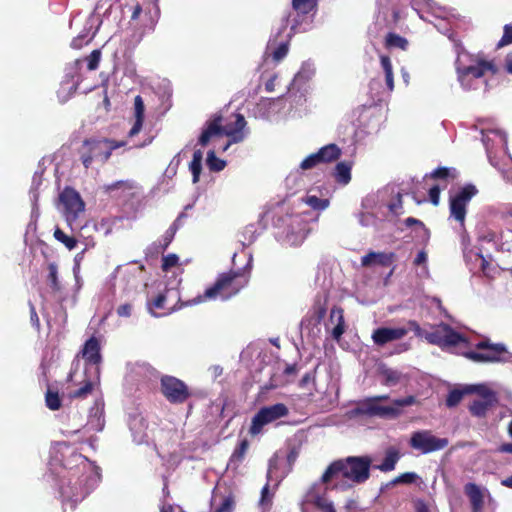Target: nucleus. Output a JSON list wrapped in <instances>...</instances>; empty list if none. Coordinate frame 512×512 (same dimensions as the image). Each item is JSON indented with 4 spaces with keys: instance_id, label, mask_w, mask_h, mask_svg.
Here are the masks:
<instances>
[{
    "instance_id": "f257e3e1",
    "label": "nucleus",
    "mask_w": 512,
    "mask_h": 512,
    "mask_svg": "<svg viewBox=\"0 0 512 512\" xmlns=\"http://www.w3.org/2000/svg\"><path fill=\"white\" fill-rule=\"evenodd\" d=\"M248 280L249 277L241 270H230L221 273L213 285L208 287L202 295H198L192 300L182 302L177 293V302L164 315L171 314L185 306L196 305L206 300L216 299L217 297L228 299L239 293L248 284Z\"/></svg>"
},
{
    "instance_id": "f03ea898",
    "label": "nucleus",
    "mask_w": 512,
    "mask_h": 512,
    "mask_svg": "<svg viewBox=\"0 0 512 512\" xmlns=\"http://www.w3.org/2000/svg\"><path fill=\"white\" fill-rule=\"evenodd\" d=\"M234 120L224 121L221 114H214L207 122L199 136L198 142L201 146H206L213 137L227 136L228 143L223 147L227 150L232 143L242 142L246 137L245 126L247 124L242 114H232Z\"/></svg>"
},
{
    "instance_id": "7ed1b4c3",
    "label": "nucleus",
    "mask_w": 512,
    "mask_h": 512,
    "mask_svg": "<svg viewBox=\"0 0 512 512\" xmlns=\"http://www.w3.org/2000/svg\"><path fill=\"white\" fill-rule=\"evenodd\" d=\"M371 459L368 456H350L332 462L321 477L323 483H329L341 474L356 483L365 482L370 476Z\"/></svg>"
},
{
    "instance_id": "20e7f679",
    "label": "nucleus",
    "mask_w": 512,
    "mask_h": 512,
    "mask_svg": "<svg viewBox=\"0 0 512 512\" xmlns=\"http://www.w3.org/2000/svg\"><path fill=\"white\" fill-rule=\"evenodd\" d=\"M479 351H468L464 356L476 363H495L507 362L510 354L503 343H492L489 339H484L475 344Z\"/></svg>"
},
{
    "instance_id": "39448f33",
    "label": "nucleus",
    "mask_w": 512,
    "mask_h": 512,
    "mask_svg": "<svg viewBox=\"0 0 512 512\" xmlns=\"http://www.w3.org/2000/svg\"><path fill=\"white\" fill-rule=\"evenodd\" d=\"M415 403L416 398L412 395L394 400L392 406H381L373 398H368L359 405L357 412L367 416L396 418L401 414V408Z\"/></svg>"
},
{
    "instance_id": "423d86ee",
    "label": "nucleus",
    "mask_w": 512,
    "mask_h": 512,
    "mask_svg": "<svg viewBox=\"0 0 512 512\" xmlns=\"http://www.w3.org/2000/svg\"><path fill=\"white\" fill-rule=\"evenodd\" d=\"M105 145L103 138L92 137L83 140L77 153L85 169L91 168L94 162L103 165L110 159L109 151Z\"/></svg>"
},
{
    "instance_id": "0eeeda50",
    "label": "nucleus",
    "mask_w": 512,
    "mask_h": 512,
    "mask_svg": "<svg viewBox=\"0 0 512 512\" xmlns=\"http://www.w3.org/2000/svg\"><path fill=\"white\" fill-rule=\"evenodd\" d=\"M478 193V189L473 184H466L460 188L455 195L449 199V215L457 221L461 229H465V219L467 207L471 199Z\"/></svg>"
},
{
    "instance_id": "6e6552de",
    "label": "nucleus",
    "mask_w": 512,
    "mask_h": 512,
    "mask_svg": "<svg viewBox=\"0 0 512 512\" xmlns=\"http://www.w3.org/2000/svg\"><path fill=\"white\" fill-rule=\"evenodd\" d=\"M160 392L173 405L184 404L192 396V392L187 384L171 375H163L161 377Z\"/></svg>"
},
{
    "instance_id": "1a4fd4ad",
    "label": "nucleus",
    "mask_w": 512,
    "mask_h": 512,
    "mask_svg": "<svg viewBox=\"0 0 512 512\" xmlns=\"http://www.w3.org/2000/svg\"><path fill=\"white\" fill-rule=\"evenodd\" d=\"M428 343L440 348L454 347L460 343H466V337L455 331L449 324L440 323L433 331L424 335Z\"/></svg>"
},
{
    "instance_id": "9d476101",
    "label": "nucleus",
    "mask_w": 512,
    "mask_h": 512,
    "mask_svg": "<svg viewBox=\"0 0 512 512\" xmlns=\"http://www.w3.org/2000/svg\"><path fill=\"white\" fill-rule=\"evenodd\" d=\"M288 413L289 410L283 403L262 407L252 418L249 433L252 436L258 435L265 425L287 416Z\"/></svg>"
},
{
    "instance_id": "9b49d317",
    "label": "nucleus",
    "mask_w": 512,
    "mask_h": 512,
    "mask_svg": "<svg viewBox=\"0 0 512 512\" xmlns=\"http://www.w3.org/2000/svg\"><path fill=\"white\" fill-rule=\"evenodd\" d=\"M456 69L458 79L462 84L470 78L478 79L484 77L487 73L495 75L498 72L493 61L486 60L479 56L472 58L469 65L459 63Z\"/></svg>"
},
{
    "instance_id": "f8f14e48",
    "label": "nucleus",
    "mask_w": 512,
    "mask_h": 512,
    "mask_svg": "<svg viewBox=\"0 0 512 512\" xmlns=\"http://www.w3.org/2000/svg\"><path fill=\"white\" fill-rule=\"evenodd\" d=\"M449 444L447 438H439L432 434L430 430L416 431L411 435L409 445L411 448L428 454L446 448Z\"/></svg>"
},
{
    "instance_id": "ddd939ff",
    "label": "nucleus",
    "mask_w": 512,
    "mask_h": 512,
    "mask_svg": "<svg viewBox=\"0 0 512 512\" xmlns=\"http://www.w3.org/2000/svg\"><path fill=\"white\" fill-rule=\"evenodd\" d=\"M59 201L64 207V216L70 225L84 212V201L79 192L70 186L65 187L59 194Z\"/></svg>"
},
{
    "instance_id": "4468645a",
    "label": "nucleus",
    "mask_w": 512,
    "mask_h": 512,
    "mask_svg": "<svg viewBox=\"0 0 512 512\" xmlns=\"http://www.w3.org/2000/svg\"><path fill=\"white\" fill-rule=\"evenodd\" d=\"M408 333V329L403 327L387 328L381 327L374 330L372 339L378 346H383L389 342L402 339Z\"/></svg>"
},
{
    "instance_id": "2eb2a0df",
    "label": "nucleus",
    "mask_w": 512,
    "mask_h": 512,
    "mask_svg": "<svg viewBox=\"0 0 512 512\" xmlns=\"http://www.w3.org/2000/svg\"><path fill=\"white\" fill-rule=\"evenodd\" d=\"M396 260V254L394 252H375L370 251L361 258V265L363 267H370L378 265L381 267H389Z\"/></svg>"
},
{
    "instance_id": "dca6fc26",
    "label": "nucleus",
    "mask_w": 512,
    "mask_h": 512,
    "mask_svg": "<svg viewBox=\"0 0 512 512\" xmlns=\"http://www.w3.org/2000/svg\"><path fill=\"white\" fill-rule=\"evenodd\" d=\"M499 403L497 398L474 399L469 405V412L472 416L485 418L490 410L495 408Z\"/></svg>"
},
{
    "instance_id": "f3484780",
    "label": "nucleus",
    "mask_w": 512,
    "mask_h": 512,
    "mask_svg": "<svg viewBox=\"0 0 512 512\" xmlns=\"http://www.w3.org/2000/svg\"><path fill=\"white\" fill-rule=\"evenodd\" d=\"M82 356L90 364L99 365L101 363L100 343L96 337L92 336L85 342Z\"/></svg>"
},
{
    "instance_id": "a211bd4d",
    "label": "nucleus",
    "mask_w": 512,
    "mask_h": 512,
    "mask_svg": "<svg viewBox=\"0 0 512 512\" xmlns=\"http://www.w3.org/2000/svg\"><path fill=\"white\" fill-rule=\"evenodd\" d=\"M464 493L469 498L472 511L481 512L484 506V495L481 488L475 483H467L464 486Z\"/></svg>"
},
{
    "instance_id": "6ab92c4d",
    "label": "nucleus",
    "mask_w": 512,
    "mask_h": 512,
    "mask_svg": "<svg viewBox=\"0 0 512 512\" xmlns=\"http://www.w3.org/2000/svg\"><path fill=\"white\" fill-rule=\"evenodd\" d=\"M330 322L336 323L335 327L332 329V337L335 340H340L342 335L345 332V320H344V310L340 306H334L330 311Z\"/></svg>"
},
{
    "instance_id": "aec40b11",
    "label": "nucleus",
    "mask_w": 512,
    "mask_h": 512,
    "mask_svg": "<svg viewBox=\"0 0 512 512\" xmlns=\"http://www.w3.org/2000/svg\"><path fill=\"white\" fill-rule=\"evenodd\" d=\"M134 111H135V122L128 132V137L132 138L137 135L143 126L145 105L140 95L134 98Z\"/></svg>"
},
{
    "instance_id": "412c9836",
    "label": "nucleus",
    "mask_w": 512,
    "mask_h": 512,
    "mask_svg": "<svg viewBox=\"0 0 512 512\" xmlns=\"http://www.w3.org/2000/svg\"><path fill=\"white\" fill-rule=\"evenodd\" d=\"M249 447H250L249 441L246 438L242 439L238 443V445L235 447L234 451L232 452V454L229 458V461H228V467H230L234 470L238 469L239 466L244 461Z\"/></svg>"
},
{
    "instance_id": "4be33fe9",
    "label": "nucleus",
    "mask_w": 512,
    "mask_h": 512,
    "mask_svg": "<svg viewBox=\"0 0 512 512\" xmlns=\"http://www.w3.org/2000/svg\"><path fill=\"white\" fill-rule=\"evenodd\" d=\"M322 163H331L338 160L341 156V149L334 143L320 148L317 152Z\"/></svg>"
},
{
    "instance_id": "5701e85b",
    "label": "nucleus",
    "mask_w": 512,
    "mask_h": 512,
    "mask_svg": "<svg viewBox=\"0 0 512 512\" xmlns=\"http://www.w3.org/2000/svg\"><path fill=\"white\" fill-rule=\"evenodd\" d=\"M400 459V453L395 448H389L386 450L385 457L381 464L376 465L375 468L381 472H390L395 469V466Z\"/></svg>"
},
{
    "instance_id": "b1692460",
    "label": "nucleus",
    "mask_w": 512,
    "mask_h": 512,
    "mask_svg": "<svg viewBox=\"0 0 512 512\" xmlns=\"http://www.w3.org/2000/svg\"><path fill=\"white\" fill-rule=\"evenodd\" d=\"M328 297L316 296L312 306V318L315 324H320L326 316Z\"/></svg>"
},
{
    "instance_id": "393cba45",
    "label": "nucleus",
    "mask_w": 512,
    "mask_h": 512,
    "mask_svg": "<svg viewBox=\"0 0 512 512\" xmlns=\"http://www.w3.org/2000/svg\"><path fill=\"white\" fill-rule=\"evenodd\" d=\"M334 178L336 182L346 185L351 180V165L347 162H339L334 169Z\"/></svg>"
},
{
    "instance_id": "a878e982",
    "label": "nucleus",
    "mask_w": 512,
    "mask_h": 512,
    "mask_svg": "<svg viewBox=\"0 0 512 512\" xmlns=\"http://www.w3.org/2000/svg\"><path fill=\"white\" fill-rule=\"evenodd\" d=\"M80 384L79 388L69 392L70 399H85L94 390V382L87 377Z\"/></svg>"
},
{
    "instance_id": "bb28decb",
    "label": "nucleus",
    "mask_w": 512,
    "mask_h": 512,
    "mask_svg": "<svg viewBox=\"0 0 512 512\" xmlns=\"http://www.w3.org/2000/svg\"><path fill=\"white\" fill-rule=\"evenodd\" d=\"M170 290H165L163 293H159L153 300L147 302V309L149 313L154 317H159L161 314L154 312V309H165L166 301Z\"/></svg>"
},
{
    "instance_id": "cd10ccee",
    "label": "nucleus",
    "mask_w": 512,
    "mask_h": 512,
    "mask_svg": "<svg viewBox=\"0 0 512 512\" xmlns=\"http://www.w3.org/2000/svg\"><path fill=\"white\" fill-rule=\"evenodd\" d=\"M385 47L387 49L399 48L406 50L408 48V41L399 34L389 32L385 37Z\"/></svg>"
},
{
    "instance_id": "c85d7f7f",
    "label": "nucleus",
    "mask_w": 512,
    "mask_h": 512,
    "mask_svg": "<svg viewBox=\"0 0 512 512\" xmlns=\"http://www.w3.org/2000/svg\"><path fill=\"white\" fill-rule=\"evenodd\" d=\"M318 0H292V8L301 15H307L317 8Z\"/></svg>"
},
{
    "instance_id": "c756f323",
    "label": "nucleus",
    "mask_w": 512,
    "mask_h": 512,
    "mask_svg": "<svg viewBox=\"0 0 512 512\" xmlns=\"http://www.w3.org/2000/svg\"><path fill=\"white\" fill-rule=\"evenodd\" d=\"M202 158L203 154L201 150H196L193 153L192 161L190 162L189 169L193 176V183H197L200 178L202 171Z\"/></svg>"
},
{
    "instance_id": "7c9ffc66",
    "label": "nucleus",
    "mask_w": 512,
    "mask_h": 512,
    "mask_svg": "<svg viewBox=\"0 0 512 512\" xmlns=\"http://www.w3.org/2000/svg\"><path fill=\"white\" fill-rule=\"evenodd\" d=\"M466 392H468V394L476 393L479 396L478 399L497 398L498 397V395L495 391H493L492 389H490L488 386H486L484 384L467 386Z\"/></svg>"
},
{
    "instance_id": "2f4dec72",
    "label": "nucleus",
    "mask_w": 512,
    "mask_h": 512,
    "mask_svg": "<svg viewBox=\"0 0 512 512\" xmlns=\"http://www.w3.org/2000/svg\"><path fill=\"white\" fill-rule=\"evenodd\" d=\"M235 505V495L232 491H228L227 494L222 495V501L214 512H233Z\"/></svg>"
},
{
    "instance_id": "473e14b6",
    "label": "nucleus",
    "mask_w": 512,
    "mask_h": 512,
    "mask_svg": "<svg viewBox=\"0 0 512 512\" xmlns=\"http://www.w3.org/2000/svg\"><path fill=\"white\" fill-rule=\"evenodd\" d=\"M54 238L61 242L67 249L73 250L77 246V239L67 235L62 229L57 227L54 231Z\"/></svg>"
},
{
    "instance_id": "72a5a7b5",
    "label": "nucleus",
    "mask_w": 512,
    "mask_h": 512,
    "mask_svg": "<svg viewBox=\"0 0 512 512\" xmlns=\"http://www.w3.org/2000/svg\"><path fill=\"white\" fill-rule=\"evenodd\" d=\"M206 162L209 170L214 172L222 171L226 166V162L218 158L214 150H209L207 152Z\"/></svg>"
},
{
    "instance_id": "f704fd0d",
    "label": "nucleus",
    "mask_w": 512,
    "mask_h": 512,
    "mask_svg": "<svg viewBox=\"0 0 512 512\" xmlns=\"http://www.w3.org/2000/svg\"><path fill=\"white\" fill-rule=\"evenodd\" d=\"M380 373L384 378L383 384L386 386L396 385L401 379V373L391 368H383Z\"/></svg>"
},
{
    "instance_id": "c9c22d12",
    "label": "nucleus",
    "mask_w": 512,
    "mask_h": 512,
    "mask_svg": "<svg viewBox=\"0 0 512 512\" xmlns=\"http://www.w3.org/2000/svg\"><path fill=\"white\" fill-rule=\"evenodd\" d=\"M466 394H468L466 387L464 389L451 390L446 398V406L449 408L457 406Z\"/></svg>"
},
{
    "instance_id": "e433bc0d",
    "label": "nucleus",
    "mask_w": 512,
    "mask_h": 512,
    "mask_svg": "<svg viewBox=\"0 0 512 512\" xmlns=\"http://www.w3.org/2000/svg\"><path fill=\"white\" fill-rule=\"evenodd\" d=\"M45 403L50 410H59L61 408V399L59 393L57 391L48 389L45 394Z\"/></svg>"
},
{
    "instance_id": "4c0bfd02",
    "label": "nucleus",
    "mask_w": 512,
    "mask_h": 512,
    "mask_svg": "<svg viewBox=\"0 0 512 512\" xmlns=\"http://www.w3.org/2000/svg\"><path fill=\"white\" fill-rule=\"evenodd\" d=\"M419 479V476L415 472H405L395 477L390 484H413Z\"/></svg>"
},
{
    "instance_id": "58836bf2",
    "label": "nucleus",
    "mask_w": 512,
    "mask_h": 512,
    "mask_svg": "<svg viewBox=\"0 0 512 512\" xmlns=\"http://www.w3.org/2000/svg\"><path fill=\"white\" fill-rule=\"evenodd\" d=\"M176 231H177V226L175 223H173L164 233V235L162 236V240L159 244L160 248H161V251L164 252L168 246L171 244V242L173 241L174 239V236L176 234Z\"/></svg>"
},
{
    "instance_id": "ea45409f",
    "label": "nucleus",
    "mask_w": 512,
    "mask_h": 512,
    "mask_svg": "<svg viewBox=\"0 0 512 512\" xmlns=\"http://www.w3.org/2000/svg\"><path fill=\"white\" fill-rule=\"evenodd\" d=\"M48 281L50 283V287L54 291L60 290V285L58 281V271H57V265L56 263H49L48 265Z\"/></svg>"
},
{
    "instance_id": "a19ab883",
    "label": "nucleus",
    "mask_w": 512,
    "mask_h": 512,
    "mask_svg": "<svg viewBox=\"0 0 512 512\" xmlns=\"http://www.w3.org/2000/svg\"><path fill=\"white\" fill-rule=\"evenodd\" d=\"M289 49V41L286 40L284 42H281L273 51H272V58L275 62H280L283 60Z\"/></svg>"
},
{
    "instance_id": "79ce46f5",
    "label": "nucleus",
    "mask_w": 512,
    "mask_h": 512,
    "mask_svg": "<svg viewBox=\"0 0 512 512\" xmlns=\"http://www.w3.org/2000/svg\"><path fill=\"white\" fill-rule=\"evenodd\" d=\"M178 262H179V257L174 253L163 256L161 269L164 272H168L171 268L177 266Z\"/></svg>"
},
{
    "instance_id": "37998d69",
    "label": "nucleus",
    "mask_w": 512,
    "mask_h": 512,
    "mask_svg": "<svg viewBox=\"0 0 512 512\" xmlns=\"http://www.w3.org/2000/svg\"><path fill=\"white\" fill-rule=\"evenodd\" d=\"M321 160L319 159V156L317 153L310 154L307 156L300 164V168L303 170H309L317 165L321 164Z\"/></svg>"
},
{
    "instance_id": "c03bdc74",
    "label": "nucleus",
    "mask_w": 512,
    "mask_h": 512,
    "mask_svg": "<svg viewBox=\"0 0 512 512\" xmlns=\"http://www.w3.org/2000/svg\"><path fill=\"white\" fill-rule=\"evenodd\" d=\"M306 203L315 210H323L329 205L327 199H321L317 196H308Z\"/></svg>"
},
{
    "instance_id": "a18cd8bd",
    "label": "nucleus",
    "mask_w": 512,
    "mask_h": 512,
    "mask_svg": "<svg viewBox=\"0 0 512 512\" xmlns=\"http://www.w3.org/2000/svg\"><path fill=\"white\" fill-rule=\"evenodd\" d=\"M101 59V51L98 49L93 50L87 57V68L90 71L96 70L99 66Z\"/></svg>"
},
{
    "instance_id": "49530a36",
    "label": "nucleus",
    "mask_w": 512,
    "mask_h": 512,
    "mask_svg": "<svg viewBox=\"0 0 512 512\" xmlns=\"http://www.w3.org/2000/svg\"><path fill=\"white\" fill-rule=\"evenodd\" d=\"M512 44V24H507L503 28V35L498 42V47H503Z\"/></svg>"
},
{
    "instance_id": "de8ad7c7",
    "label": "nucleus",
    "mask_w": 512,
    "mask_h": 512,
    "mask_svg": "<svg viewBox=\"0 0 512 512\" xmlns=\"http://www.w3.org/2000/svg\"><path fill=\"white\" fill-rule=\"evenodd\" d=\"M104 142H105V146L107 148V150L109 151V156L111 157L112 155V152L118 148H121V147H124L127 145V142L124 141V140H115V139H111V138H103Z\"/></svg>"
},
{
    "instance_id": "09e8293b",
    "label": "nucleus",
    "mask_w": 512,
    "mask_h": 512,
    "mask_svg": "<svg viewBox=\"0 0 512 512\" xmlns=\"http://www.w3.org/2000/svg\"><path fill=\"white\" fill-rule=\"evenodd\" d=\"M451 176V170L447 167H438L431 172L432 179L447 180Z\"/></svg>"
},
{
    "instance_id": "8fccbe9b",
    "label": "nucleus",
    "mask_w": 512,
    "mask_h": 512,
    "mask_svg": "<svg viewBox=\"0 0 512 512\" xmlns=\"http://www.w3.org/2000/svg\"><path fill=\"white\" fill-rule=\"evenodd\" d=\"M440 193H441V187L436 184V185H433L429 191H428V195H429V199H430V202L437 206L439 204V201H440Z\"/></svg>"
},
{
    "instance_id": "3c124183",
    "label": "nucleus",
    "mask_w": 512,
    "mask_h": 512,
    "mask_svg": "<svg viewBox=\"0 0 512 512\" xmlns=\"http://www.w3.org/2000/svg\"><path fill=\"white\" fill-rule=\"evenodd\" d=\"M132 310H133V306L132 304L130 303H125V304H122L120 305L117 310H116V313L119 317H130L131 314H132Z\"/></svg>"
},
{
    "instance_id": "603ef678",
    "label": "nucleus",
    "mask_w": 512,
    "mask_h": 512,
    "mask_svg": "<svg viewBox=\"0 0 512 512\" xmlns=\"http://www.w3.org/2000/svg\"><path fill=\"white\" fill-rule=\"evenodd\" d=\"M30 305V322L32 326L39 331L40 330V319L38 317V314L36 312V309L32 303Z\"/></svg>"
},
{
    "instance_id": "864d4df0",
    "label": "nucleus",
    "mask_w": 512,
    "mask_h": 512,
    "mask_svg": "<svg viewBox=\"0 0 512 512\" xmlns=\"http://www.w3.org/2000/svg\"><path fill=\"white\" fill-rule=\"evenodd\" d=\"M407 324L409 326L408 330L414 331V333L417 337H423L425 335L423 329L420 327V325L418 324L417 321L409 320Z\"/></svg>"
},
{
    "instance_id": "5fc2aeb1",
    "label": "nucleus",
    "mask_w": 512,
    "mask_h": 512,
    "mask_svg": "<svg viewBox=\"0 0 512 512\" xmlns=\"http://www.w3.org/2000/svg\"><path fill=\"white\" fill-rule=\"evenodd\" d=\"M380 64H381V67H382V69L384 71V74L387 73V72L393 71L392 63H391V60H390L389 56L381 55L380 56Z\"/></svg>"
},
{
    "instance_id": "6e6d98bb",
    "label": "nucleus",
    "mask_w": 512,
    "mask_h": 512,
    "mask_svg": "<svg viewBox=\"0 0 512 512\" xmlns=\"http://www.w3.org/2000/svg\"><path fill=\"white\" fill-rule=\"evenodd\" d=\"M315 380V375L313 372H308L306 373L300 380L299 382V386L301 388H306L307 385L310 383V382H314Z\"/></svg>"
},
{
    "instance_id": "4d7b16f0",
    "label": "nucleus",
    "mask_w": 512,
    "mask_h": 512,
    "mask_svg": "<svg viewBox=\"0 0 512 512\" xmlns=\"http://www.w3.org/2000/svg\"><path fill=\"white\" fill-rule=\"evenodd\" d=\"M415 512H430L428 505L424 500L418 499L414 504Z\"/></svg>"
},
{
    "instance_id": "13d9d810",
    "label": "nucleus",
    "mask_w": 512,
    "mask_h": 512,
    "mask_svg": "<svg viewBox=\"0 0 512 512\" xmlns=\"http://www.w3.org/2000/svg\"><path fill=\"white\" fill-rule=\"evenodd\" d=\"M385 82L389 91H393L394 89V78L393 71L385 73Z\"/></svg>"
},
{
    "instance_id": "bf43d9fd",
    "label": "nucleus",
    "mask_w": 512,
    "mask_h": 512,
    "mask_svg": "<svg viewBox=\"0 0 512 512\" xmlns=\"http://www.w3.org/2000/svg\"><path fill=\"white\" fill-rule=\"evenodd\" d=\"M427 261V254L425 251H420L414 259V264L419 266Z\"/></svg>"
},
{
    "instance_id": "052dcab7",
    "label": "nucleus",
    "mask_w": 512,
    "mask_h": 512,
    "mask_svg": "<svg viewBox=\"0 0 512 512\" xmlns=\"http://www.w3.org/2000/svg\"><path fill=\"white\" fill-rule=\"evenodd\" d=\"M405 225L407 227H411L413 225H419V226H422L424 227V223L416 218H413V217H408L405 219Z\"/></svg>"
},
{
    "instance_id": "680f3d73",
    "label": "nucleus",
    "mask_w": 512,
    "mask_h": 512,
    "mask_svg": "<svg viewBox=\"0 0 512 512\" xmlns=\"http://www.w3.org/2000/svg\"><path fill=\"white\" fill-rule=\"evenodd\" d=\"M289 18H290V12H286L283 16H282V23H281V28H280V31L279 33L283 32L284 30H286L287 26H288V23H289Z\"/></svg>"
},
{
    "instance_id": "e2e57ef3",
    "label": "nucleus",
    "mask_w": 512,
    "mask_h": 512,
    "mask_svg": "<svg viewBox=\"0 0 512 512\" xmlns=\"http://www.w3.org/2000/svg\"><path fill=\"white\" fill-rule=\"evenodd\" d=\"M498 451L501 453L512 454V443H503L498 447Z\"/></svg>"
},
{
    "instance_id": "0e129e2a",
    "label": "nucleus",
    "mask_w": 512,
    "mask_h": 512,
    "mask_svg": "<svg viewBox=\"0 0 512 512\" xmlns=\"http://www.w3.org/2000/svg\"><path fill=\"white\" fill-rule=\"evenodd\" d=\"M505 69L509 74H512V54L507 55L505 59Z\"/></svg>"
},
{
    "instance_id": "69168bd1",
    "label": "nucleus",
    "mask_w": 512,
    "mask_h": 512,
    "mask_svg": "<svg viewBox=\"0 0 512 512\" xmlns=\"http://www.w3.org/2000/svg\"><path fill=\"white\" fill-rule=\"evenodd\" d=\"M297 457H298V452L295 449H291L287 455V461L289 462V464H292L295 462Z\"/></svg>"
},
{
    "instance_id": "338daca9",
    "label": "nucleus",
    "mask_w": 512,
    "mask_h": 512,
    "mask_svg": "<svg viewBox=\"0 0 512 512\" xmlns=\"http://www.w3.org/2000/svg\"><path fill=\"white\" fill-rule=\"evenodd\" d=\"M284 373L286 375H295L297 373V366L296 364L287 365Z\"/></svg>"
},
{
    "instance_id": "774afa93",
    "label": "nucleus",
    "mask_w": 512,
    "mask_h": 512,
    "mask_svg": "<svg viewBox=\"0 0 512 512\" xmlns=\"http://www.w3.org/2000/svg\"><path fill=\"white\" fill-rule=\"evenodd\" d=\"M141 12H142L141 5L140 4L135 5V7L133 8V12H132L131 18L133 20L138 19V17L140 16Z\"/></svg>"
}]
</instances>
